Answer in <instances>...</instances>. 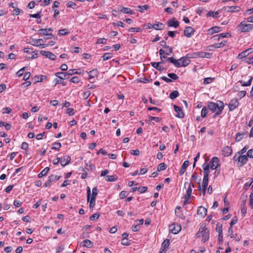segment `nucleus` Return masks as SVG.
Wrapping results in <instances>:
<instances>
[{"instance_id":"obj_1","label":"nucleus","mask_w":253,"mask_h":253,"mask_svg":"<svg viewBox=\"0 0 253 253\" xmlns=\"http://www.w3.org/2000/svg\"><path fill=\"white\" fill-rule=\"evenodd\" d=\"M208 108L214 113L213 118L216 117L221 113L224 107V104L222 101L218 100L216 103L210 102L208 105Z\"/></svg>"},{"instance_id":"obj_2","label":"nucleus","mask_w":253,"mask_h":253,"mask_svg":"<svg viewBox=\"0 0 253 253\" xmlns=\"http://www.w3.org/2000/svg\"><path fill=\"white\" fill-rule=\"evenodd\" d=\"M198 238L202 237L204 242L207 241L209 238V231L206 227V225L203 224L201 225L199 231L197 234Z\"/></svg>"},{"instance_id":"obj_3","label":"nucleus","mask_w":253,"mask_h":253,"mask_svg":"<svg viewBox=\"0 0 253 253\" xmlns=\"http://www.w3.org/2000/svg\"><path fill=\"white\" fill-rule=\"evenodd\" d=\"M193 58L192 54L188 53L185 56L181 57L179 60H178L179 61V68L182 66L186 67L188 66L190 63L189 58Z\"/></svg>"},{"instance_id":"obj_4","label":"nucleus","mask_w":253,"mask_h":253,"mask_svg":"<svg viewBox=\"0 0 253 253\" xmlns=\"http://www.w3.org/2000/svg\"><path fill=\"white\" fill-rule=\"evenodd\" d=\"M43 41L42 39H31L29 43L33 46L39 47L40 48H44L48 46V44H45L44 43H42Z\"/></svg>"},{"instance_id":"obj_5","label":"nucleus","mask_w":253,"mask_h":253,"mask_svg":"<svg viewBox=\"0 0 253 253\" xmlns=\"http://www.w3.org/2000/svg\"><path fill=\"white\" fill-rule=\"evenodd\" d=\"M238 27L242 32H248L253 29V25L252 24H246L244 22H242L238 25Z\"/></svg>"},{"instance_id":"obj_6","label":"nucleus","mask_w":253,"mask_h":253,"mask_svg":"<svg viewBox=\"0 0 253 253\" xmlns=\"http://www.w3.org/2000/svg\"><path fill=\"white\" fill-rule=\"evenodd\" d=\"M211 54L209 52H205L202 51L196 52L192 54L193 58L202 57V58H210Z\"/></svg>"},{"instance_id":"obj_7","label":"nucleus","mask_w":253,"mask_h":253,"mask_svg":"<svg viewBox=\"0 0 253 253\" xmlns=\"http://www.w3.org/2000/svg\"><path fill=\"white\" fill-rule=\"evenodd\" d=\"M187 184L188 185V189L186 191V194L184 196L185 202H186L189 200V199L191 195L192 191V187H194L193 184H191V183L189 184L188 182L185 183L184 186L186 187V185Z\"/></svg>"},{"instance_id":"obj_8","label":"nucleus","mask_w":253,"mask_h":253,"mask_svg":"<svg viewBox=\"0 0 253 253\" xmlns=\"http://www.w3.org/2000/svg\"><path fill=\"white\" fill-rule=\"evenodd\" d=\"M239 105V102L236 98L232 99L228 104L229 109L230 111H232L235 109Z\"/></svg>"},{"instance_id":"obj_9","label":"nucleus","mask_w":253,"mask_h":253,"mask_svg":"<svg viewBox=\"0 0 253 253\" xmlns=\"http://www.w3.org/2000/svg\"><path fill=\"white\" fill-rule=\"evenodd\" d=\"M40 53L43 56H45L46 57L52 60H55L56 59V56L53 54L52 52L48 51L45 50H41Z\"/></svg>"},{"instance_id":"obj_10","label":"nucleus","mask_w":253,"mask_h":253,"mask_svg":"<svg viewBox=\"0 0 253 253\" xmlns=\"http://www.w3.org/2000/svg\"><path fill=\"white\" fill-rule=\"evenodd\" d=\"M248 137L247 132H239L236 134L235 141L236 142H239L243 138H246Z\"/></svg>"},{"instance_id":"obj_11","label":"nucleus","mask_w":253,"mask_h":253,"mask_svg":"<svg viewBox=\"0 0 253 253\" xmlns=\"http://www.w3.org/2000/svg\"><path fill=\"white\" fill-rule=\"evenodd\" d=\"M219 160L217 157H213L211 160V164L210 167L213 170L215 169L216 168H217V167L219 166Z\"/></svg>"},{"instance_id":"obj_12","label":"nucleus","mask_w":253,"mask_h":253,"mask_svg":"<svg viewBox=\"0 0 253 253\" xmlns=\"http://www.w3.org/2000/svg\"><path fill=\"white\" fill-rule=\"evenodd\" d=\"M248 157L247 155H241L238 157L236 160H237L238 162L241 164V166H242L247 162L248 160Z\"/></svg>"},{"instance_id":"obj_13","label":"nucleus","mask_w":253,"mask_h":253,"mask_svg":"<svg viewBox=\"0 0 253 253\" xmlns=\"http://www.w3.org/2000/svg\"><path fill=\"white\" fill-rule=\"evenodd\" d=\"M195 30L192 27H187L184 31V34L188 38L191 37L194 33Z\"/></svg>"},{"instance_id":"obj_14","label":"nucleus","mask_w":253,"mask_h":253,"mask_svg":"<svg viewBox=\"0 0 253 253\" xmlns=\"http://www.w3.org/2000/svg\"><path fill=\"white\" fill-rule=\"evenodd\" d=\"M174 108L175 111L177 113L175 115L176 117L179 118H183L184 117V114L182 110V108L180 107H178L175 105H174Z\"/></svg>"},{"instance_id":"obj_15","label":"nucleus","mask_w":253,"mask_h":253,"mask_svg":"<svg viewBox=\"0 0 253 253\" xmlns=\"http://www.w3.org/2000/svg\"><path fill=\"white\" fill-rule=\"evenodd\" d=\"M222 152L224 157H228L232 154V149L231 147L225 146L223 148Z\"/></svg>"},{"instance_id":"obj_16","label":"nucleus","mask_w":253,"mask_h":253,"mask_svg":"<svg viewBox=\"0 0 253 253\" xmlns=\"http://www.w3.org/2000/svg\"><path fill=\"white\" fill-rule=\"evenodd\" d=\"M170 230L174 234L178 233L181 230V226L179 225L172 224L169 226Z\"/></svg>"},{"instance_id":"obj_17","label":"nucleus","mask_w":253,"mask_h":253,"mask_svg":"<svg viewBox=\"0 0 253 253\" xmlns=\"http://www.w3.org/2000/svg\"><path fill=\"white\" fill-rule=\"evenodd\" d=\"M71 161V158L68 156H65L61 158V165L62 167L68 165Z\"/></svg>"},{"instance_id":"obj_18","label":"nucleus","mask_w":253,"mask_h":253,"mask_svg":"<svg viewBox=\"0 0 253 253\" xmlns=\"http://www.w3.org/2000/svg\"><path fill=\"white\" fill-rule=\"evenodd\" d=\"M207 210L204 207L201 206L198 208L197 210V214L200 215L202 217H204L207 214Z\"/></svg>"},{"instance_id":"obj_19","label":"nucleus","mask_w":253,"mask_h":253,"mask_svg":"<svg viewBox=\"0 0 253 253\" xmlns=\"http://www.w3.org/2000/svg\"><path fill=\"white\" fill-rule=\"evenodd\" d=\"M204 176H209L210 173V166L207 163H205L203 165Z\"/></svg>"},{"instance_id":"obj_20","label":"nucleus","mask_w":253,"mask_h":253,"mask_svg":"<svg viewBox=\"0 0 253 253\" xmlns=\"http://www.w3.org/2000/svg\"><path fill=\"white\" fill-rule=\"evenodd\" d=\"M221 31V28L217 26H214L208 30L209 35H212L214 33H218Z\"/></svg>"},{"instance_id":"obj_21","label":"nucleus","mask_w":253,"mask_h":253,"mask_svg":"<svg viewBox=\"0 0 253 253\" xmlns=\"http://www.w3.org/2000/svg\"><path fill=\"white\" fill-rule=\"evenodd\" d=\"M252 52V49H248L245 51H243L241 53H240L238 56V58L239 59H242L243 58H244L245 57H247Z\"/></svg>"},{"instance_id":"obj_22","label":"nucleus","mask_w":253,"mask_h":253,"mask_svg":"<svg viewBox=\"0 0 253 253\" xmlns=\"http://www.w3.org/2000/svg\"><path fill=\"white\" fill-rule=\"evenodd\" d=\"M189 162L188 161H185L182 166V167L180 170V175H183L185 172L187 167L189 166Z\"/></svg>"},{"instance_id":"obj_23","label":"nucleus","mask_w":253,"mask_h":253,"mask_svg":"<svg viewBox=\"0 0 253 253\" xmlns=\"http://www.w3.org/2000/svg\"><path fill=\"white\" fill-rule=\"evenodd\" d=\"M82 245L83 247L90 248L93 246V243L90 240L86 239L82 242Z\"/></svg>"},{"instance_id":"obj_24","label":"nucleus","mask_w":253,"mask_h":253,"mask_svg":"<svg viewBox=\"0 0 253 253\" xmlns=\"http://www.w3.org/2000/svg\"><path fill=\"white\" fill-rule=\"evenodd\" d=\"M225 10L227 12H235L240 11V8L237 6H227L225 7Z\"/></svg>"},{"instance_id":"obj_25","label":"nucleus","mask_w":253,"mask_h":253,"mask_svg":"<svg viewBox=\"0 0 253 253\" xmlns=\"http://www.w3.org/2000/svg\"><path fill=\"white\" fill-rule=\"evenodd\" d=\"M46 77L43 75L36 76L34 78L35 83L42 82L46 79Z\"/></svg>"},{"instance_id":"obj_26","label":"nucleus","mask_w":253,"mask_h":253,"mask_svg":"<svg viewBox=\"0 0 253 253\" xmlns=\"http://www.w3.org/2000/svg\"><path fill=\"white\" fill-rule=\"evenodd\" d=\"M219 13V10H217L215 12H214L213 11H210L207 13L206 16L207 17L212 16L213 18H217L218 17V14Z\"/></svg>"},{"instance_id":"obj_27","label":"nucleus","mask_w":253,"mask_h":253,"mask_svg":"<svg viewBox=\"0 0 253 253\" xmlns=\"http://www.w3.org/2000/svg\"><path fill=\"white\" fill-rule=\"evenodd\" d=\"M168 24L169 26L173 27L174 28H177L179 26V22L177 21H175L174 20L169 21Z\"/></svg>"},{"instance_id":"obj_28","label":"nucleus","mask_w":253,"mask_h":253,"mask_svg":"<svg viewBox=\"0 0 253 253\" xmlns=\"http://www.w3.org/2000/svg\"><path fill=\"white\" fill-rule=\"evenodd\" d=\"M55 76L61 80L66 79L69 78L66 73L59 72L56 73Z\"/></svg>"},{"instance_id":"obj_29","label":"nucleus","mask_w":253,"mask_h":253,"mask_svg":"<svg viewBox=\"0 0 253 253\" xmlns=\"http://www.w3.org/2000/svg\"><path fill=\"white\" fill-rule=\"evenodd\" d=\"M253 79V77H252L247 82H243L242 81H239V83H240L241 85L243 86H248L251 84Z\"/></svg>"},{"instance_id":"obj_30","label":"nucleus","mask_w":253,"mask_h":253,"mask_svg":"<svg viewBox=\"0 0 253 253\" xmlns=\"http://www.w3.org/2000/svg\"><path fill=\"white\" fill-rule=\"evenodd\" d=\"M98 71L96 69H93L88 73L89 79H91L95 78L97 75Z\"/></svg>"},{"instance_id":"obj_31","label":"nucleus","mask_w":253,"mask_h":253,"mask_svg":"<svg viewBox=\"0 0 253 253\" xmlns=\"http://www.w3.org/2000/svg\"><path fill=\"white\" fill-rule=\"evenodd\" d=\"M154 29L157 30H162L164 29L165 25L160 22H157V23L154 24Z\"/></svg>"},{"instance_id":"obj_32","label":"nucleus","mask_w":253,"mask_h":253,"mask_svg":"<svg viewBox=\"0 0 253 253\" xmlns=\"http://www.w3.org/2000/svg\"><path fill=\"white\" fill-rule=\"evenodd\" d=\"M168 60L172 63L177 68H179V61L174 59L173 57H169L168 58Z\"/></svg>"},{"instance_id":"obj_33","label":"nucleus","mask_w":253,"mask_h":253,"mask_svg":"<svg viewBox=\"0 0 253 253\" xmlns=\"http://www.w3.org/2000/svg\"><path fill=\"white\" fill-rule=\"evenodd\" d=\"M226 43L227 41L224 40L220 42L214 43L213 45V46L216 48L222 47L226 45Z\"/></svg>"},{"instance_id":"obj_34","label":"nucleus","mask_w":253,"mask_h":253,"mask_svg":"<svg viewBox=\"0 0 253 253\" xmlns=\"http://www.w3.org/2000/svg\"><path fill=\"white\" fill-rule=\"evenodd\" d=\"M49 170V168L48 167H46L38 174V177L39 178H41L43 176L46 175Z\"/></svg>"},{"instance_id":"obj_35","label":"nucleus","mask_w":253,"mask_h":253,"mask_svg":"<svg viewBox=\"0 0 253 253\" xmlns=\"http://www.w3.org/2000/svg\"><path fill=\"white\" fill-rule=\"evenodd\" d=\"M170 244L169 240L166 239L164 241L162 245V250H164L165 251L166 249H167Z\"/></svg>"},{"instance_id":"obj_36","label":"nucleus","mask_w":253,"mask_h":253,"mask_svg":"<svg viewBox=\"0 0 253 253\" xmlns=\"http://www.w3.org/2000/svg\"><path fill=\"white\" fill-rule=\"evenodd\" d=\"M120 11L126 14H134V12L131 11V9L127 7H123Z\"/></svg>"},{"instance_id":"obj_37","label":"nucleus","mask_w":253,"mask_h":253,"mask_svg":"<svg viewBox=\"0 0 253 253\" xmlns=\"http://www.w3.org/2000/svg\"><path fill=\"white\" fill-rule=\"evenodd\" d=\"M105 179L107 181L114 182L117 179V177L114 175L106 176Z\"/></svg>"},{"instance_id":"obj_38","label":"nucleus","mask_w":253,"mask_h":253,"mask_svg":"<svg viewBox=\"0 0 253 253\" xmlns=\"http://www.w3.org/2000/svg\"><path fill=\"white\" fill-rule=\"evenodd\" d=\"M209 176H204L203 180L202 182V188L204 189H207L208 185Z\"/></svg>"},{"instance_id":"obj_39","label":"nucleus","mask_w":253,"mask_h":253,"mask_svg":"<svg viewBox=\"0 0 253 253\" xmlns=\"http://www.w3.org/2000/svg\"><path fill=\"white\" fill-rule=\"evenodd\" d=\"M179 94V92L177 90H174L170 93L169 97L171 99L173 100L177 97Z\"/></svg>"},{"instance_id":"obj_40","label":"nucleus","mask_w":253,"mask_h":253,"mask_svg":"<svg viewBox=\"0 0 253 253\" xmlns=\"http://www.w3.org/2000/svg\"><path fill=\"white\" fill-rule=\"evenodd\" d=\"M248 149V146L247 145L245 146L243 149H242L239 152H238L237 154L235 155V156L234 157V159H235L236 157L237 156V154H241L243 155L244 153H246L247 150Z\"/></svg>"},{"instance_id":"obj_41","label":"nucleus","mask_w":253,"mask_h":253,"mask_svg":"<svg viewBox=\"0 0 253 253\" xmlns=\"http://www.w3.org/2000/svg\"><path fill=\"white\" fill-rule=\"evenodd\" d=\"M216 230L217 232L218 233V235L221 238L222 237V225H217L216 227Z\"/></svg>"},{"instance_id":"obj_42","label":"nucleus","mask_w":253,"mask_h":253,"mask_svg":"<svg viewBox=\"0 0 253 253\" xmlns=\"http://www.w3.org/2000/svg\"><path fill=\"white\" fill-rule=\"evenodd\" d=\"M97 194H98V190H97V187H95L93 188L92 190L91 196L90 197V198H93V199H95L97 195Z\"/></svg>"},{"instance_id":"obj_43","label":"nucleus","mask_w":253,"mask_h":253,"mask_svg":"<svg viewBox=\"0 0 253 253\" xmlns=\"http://www.w3.org/2000/svg\"><path fill=\"white\" fill-rule=\"evenodd\" d=\"M167 167V166L165 163H161L158 166L157 170L158 171H161L166 169Z\"/></svg>"},{"instance_id":"obj_44","label":"nucleus","mask_w":253,"mask_h":253,"mask_svg":"<svg viewBox=\"0 0 253 253\" xmlns=\"http://www.w3.org/2000/svg\"><path fill=\"white\" fill-rule=\"evenodd\" d=\"M138 8L139 9V11L140 12H144V10H148L149 8V6L148 5H139Z\"/></svg>"},{"instance_id":"obj_45","label":"nucleus","mask_w":253,"mask_h":253,"mask_svg":"<svg viewBox=\"0 0 253 253\" xmlns=\"http://www.w3.org/2000/svg\"><path fill=\"white\" fill-rule=\"evenodd\" d=\"M61 147V144L60 142H54L51 149L52 150H58Z\"/></svg>"},{"instance_id":"obj_46","label":"nucleus","mask_w":253,"mask_h":253,"mask_svg":"<svg viewBox=\"0 0 253 253\" xmlns=\"http://www.w3.org/2000/svg\"><path fill=\"white\" fill-rule=\"evenodd\" d=\"M208 113V109L206 107H204L202 108L201 112V116L202 118L206 117Z\"/></svg>"},{"instance_id":"obj_47","label":"nucleus","mask_w":253,"mask_h":253,"mask_svg":"<svg viewBox=\"0 0 253 253\" xmlns=\"http://www.w3.org/2000/svg\"><path fill=\"white\" fill-rule=\"evenodd\" d=\"M60 178V176L51 175L50 176H49L48 179H49L50 181L52 182V181H54L55 180H58Z\"/></svg>"},{"instance_id":"obj_48","label":"nucleus","mask_w":253,"mask_h":253,"mask_svg":"<svg viewBox=\"0 0 253 253\" xmlns=\"http://www.w3.org/2000/svg\"><path fill=\"white\" fill-rule=\"evenodd\" d=\"M253 182V178H250V181L246 182L244 186V188L245 189H248L251 185L252 183Z\"/></svg>"},{"instance_id":"obj_49","label":"nucleus","mask_w":253,"mask_h":253,"mask_svg":"<svg viewBox=\"0 0 253 253\" xmlns=\"http://www.w3.org/2000/svg\"><path fill=\"white\" fill-rule=\"evenodd\" d=\"M112 57V54L109 52L105 53L103 56L102 58L103 60H107L110 59Z\"/></svg>"},{"instance_id":"obj_50","label":"nucleus","mask_w":253,"mask_h":253,"mask_svg":"<svg viewBox=\"0 0 253 253\" xmlns=\"http://www.w3.org/2000/svg\"><path fill=\"white\" fill-rule=\"evenodd\" d=\"M69 33L66 29H61L58 31V34L62 36L68 35Z\"/></svg>"},{"instance_id":"obj_51","label":"nucleus","mask_w":253,"mask_h":253,"mask_svg":"<svg viewBox=\"0 0 253 253\" xmlns=\"http://www.w3.org/2000/svg\"><path fill=\"white\" fill-rule=\"evenodd\" d=\"M76 69H70L67 72H66L68 77L69 78L70 76L73 75L75 74H78V72L75 71Z\"/></svg>"},{"instance_id":"obj_52","label":"nucleus","mask_w":253,"mask_h":253,"mask_svg":"<svg viewBox=\"0 0 253 253\" xmlns=\"http://www.w3.org/2000/svg\"><path fill=\"white\" fill-rule=\"evenodd\" d=\"M229 35V34L228 33H221V34H220L219 35H215L213 37L214 38L218 37V40H219L220 38H224L226 37L227 36Z\"/></svg>"},{"instance_id":"obj_53","label":"nucleus","mask_w":253,"mask_h":253,"mask_svg":"<svg viewBox=\"0 0 253 253\" xmlns=\"http://www.w3.org/2000/svg\"><path fill=\"white\" fill-rule=\"evenodd\" d=\"M89 208L90 209H92L95 204V199L93 198H90L89 199Z\"/></svg>"},{"instance_id":"obj_54","label":"nucleus","mask_w":253,"mask_h":253,"mask_svg":"<svg viewBox=\"0 0 253 253\" xmlns=\"http://www.w3.org/2000/svg\"><path fill=\"white\" fill-rule=\"evenodd\" d=\"M168 76L174 80H176L178 78V76L174 73H169Z\"/></svg>"},{"instance_id":"obj_55","label":"nucleus","mask_w":253,"mask_h":253,"mask_svg":"<svg viewBox=\"0 0 253 253\" xmlns=\"http://www.w3.org/2000/svg\"><path fill=\"white\" fill-rule=\"evenodd\" d=\"M39 34L42 36H47L48 34L47 33V30L46 29H41L39 31Z\"/></svg>"},{"instance_id":"obj_56","label":"nucleus","mask_w":253,"mask_h":253,"mask_svg":"<svg viewBox=\"0 0 253 253\" xmlns=\"http://www.w3.org/2000/svg\"><path fill=\"white\" fill-rule=\"evenodd\" d=\"M165 54L166 55H169L172 52V49L171 47L169 46H166Z\"/></svg>"},{"instance_id":"obj_57","label":"nucleus","mask_w":253,"mask_h":253,"mask_svg":"<svg viewBox=\"0 0 253 253\" xmlns=\"http://www.w3.org/2000/svg\"><path fill=\"white\" fill-rule=\"evenodd\" d=\"M128 194V193L126 191H122L119 194V197L120 199H124L125 198Z\"/></svg>"},{"instance_id":"obj_58","label":"nucleus","mask_w":253,"mask_h":253,"mask_svg":"<svg viewBox=\"0 0 253 253\" xmlns=\"http://www.w3.org/2000/svg\"><path fill=\"white\" fill-rule=\"evenodd\" d=\"M2 111L3 114H9L12 111V109L9 107H5L3 108Z\"/></svg>"},{"instance_id":"obj_59","label":"nucleus","mask_w":253,"mask_h":253,"mask_svg":"<svg viewBox=\"0 0 253 253\" xmlns=\"http://www.w3.org/2000/svg\"><path fill=\"white\" fill-rule=\"evenodd\" d=\"M107 39L105 38H100L98 39L97 41V44H105L106 43Z\"/></svg>"},{"instance_id":"obj_60","label":"nucleus","mask_w":253,"mask_h":253,"mask_svg":"<svg viewBox=\"0 0 253 253\" xmlns=\"http://www.w3.org/2000/svg\"><path fill=\"white\" fill-rule=\"evenodd\" d=\"M128 31L131 32H140L141 29L140 28H130Z\"/></svg>"},{"instance_id":"obj_61","label":"nucleus","mask_w":253,"mask_h":253,"mask_svg":"<svg viewBox=\"0 0 253 253\" xmlns=\"http://www.w3.org/2000/svg\"><path fill=\"white\" fill-rule=\"evenodd\" d=\"M70 81L72 83L77 84L80 82V79L78 77H73L70 80Z\"/></svg>"},{"instance_id":"obj_62","label":"nucleus","mask_w":253,"mask_h":253,"mask_svg":"<svg viewBox=\"0 0 253 253\" xmlns=\"http://www.w3.org/2000/svg\"><path fill=\"white\" fill-rule=\"evenodd\" d=\"M130 153L134 156H138L140 154V151L138 149H136L135 150H131L130 151Z\"/></svg>"},{"instance_id":"obj_63","label":"nucleus","mask_w":253,"mask_h":253,"mask_svg":"<svg viewBox=\"0 0 253 253\" xmlns=\"http://www.w3.org/2000/svg\"><path fill=\"white\" fill-rule=\"evenodd\" d=\"M247 156L250 158H253V149H251L248 150Z\"/></svg>"},{"instance_id":"obj_64","label":"nucleus","mask_w":253,"mask_h":253,"mask_svg":"<svg viewBox=\"0 0 253 253\" xmlns=\"http://www.w3.org/2000/svg\"><path fill=\"white\" fill-rule=\"evenodd\" d=\"M250 205L251 206L252 209H253V195L251 193L249 197Z\"/></svg>"}]
</instances>
